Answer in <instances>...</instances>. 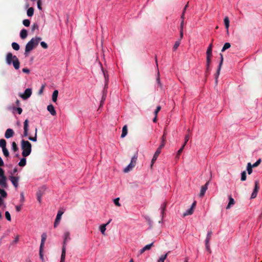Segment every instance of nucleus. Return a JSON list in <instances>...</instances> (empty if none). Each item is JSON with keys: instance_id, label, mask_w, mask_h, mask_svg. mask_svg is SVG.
Masks as SVG:
<instances>
[{"instance_id": "1", "label": "nucleus", "mask_w": 262, "mask_h": 262, "mask_svg": "<svg viewBox=\"0 0 262 262\" xmlns=\"http://www.w3.org/2000/svg\"><path fill=\"white\" fill-rule=\"evenodd\" d=\"M41 39V37H33L26 44L25 51V56L29 55L30 52L38 45Z\"/></svg>"}, {"instance_id": "2", "label": "nucleus", "mask_w": 262, "mask_h": 262, "mask_svg": "<svg viewBox=\"0 0 262 262\" xmlns=\"http://www.w3.org/2000/svg\"><path fill=\"white\" fill-rule=\"evenodd\" d=\"M63 245L60 262H64L66 253V246L68 242L71 240L70 233L69 231H65L63 234Z\"/></svg>"}, {"instance_id": "3", "label": "nucleus", "mask_w": 262, "mask_h": 262, "mask_svg": "<svg viewBox=\"0 0 262 262\" xmlns=\"http://www.w3.org/2000/svg\"><path fill=\"white\" fill-rule=\"evenodd\" d=\"M6 60L8 65L12 64L15 69H19L20 62L16 56L13 55L11 53L9 52L7 54Z\"/></svg>"}, {"instance_id": "4", "label": "nucleus", "mask_w": 262, "mask_h": 262, "mask_svg": "<svg viewBox=\"0 0 262 262\" xmlns=\"http://www.w3.org/2000/svg\"><path fill=\"white\" fill-rule=\"evenodd\" d=\"M31 144L28 141L22 140L21 142V148L23 150L22 155L24 157L29 156L32 150Z\"/></svg>"}, {"instance_id": "5", "label": "nucleus", "mask_w": 262, "mask_h": 262, "mask_svg": "<svg viewBox=\"0 0 262 262\" xmlns=\"http://www.w3.org/2000/svg\"><path fill=\"white\" fill-rule=\"evenodd\" d=\"M212 43H211L208 46L206 51V66L208 69L211 62V57L212 56Z\"/></svg>"}, {"instance_id": "6", "label": "nucleus", "mask_w": 262, "mask_h": 262, "mask_svg": "<svg viewBox=\"0 0 262 262\" xmlns=\"http://www.w3.org/2000/svg\"><path fill=\"white\" fill-rule=\"evenodd\" d=\"M137 160V154L135 155L132 158L130 163L124 169V172H128L135 167Z\"/></svg>"}, {"instance_id": "7", "label": "nucleus", "mask_w": 262, "mask_h": 262, "mask_svg": "<svg viewBox=\"0 0 262 262\" xmlns=\"http://www.w3.org/2000/svg\"><path fill=\"white\" fill-rule=\"evenodd\" d=\"M164 146V143H161L160 145L159 146V147L157 149L153 157H152V159L151 160V166H152V165L154 164V163L155 162V161L157 160L159 155H160V154L161 153V149L162 148H163Z\"/></svg>"}, {"instance_id": "8", "label": "nucleus", "mask_w": 262, "mask_h": 262, "mask_svg": "<svg viewBox=\"0 0 262 262\" xmlns=\"http://www.w3.org/2000/svg\"><path fill=\"white\" fill-rule=\"evenodd\" d=\"M20 177L16 175V176H9V179L15 188L18 187V182Z\"/></svg>"}, {"instance_id": "9", "label": "nucleus", "mask_w": 262, "mask_h": 262, "mask_svg": "<svg viewBox=\"0 0 262 262\" xmlns=\"http://www.w3.org/2000/svg\"><path fill=\"white\" fill-rule=\"evenodd\" d=\"M63 211L61 210H58L54 224V228H56L59 224L61 220V216L63 214Z\"/></svg>"}, {"instance_id": "10", "label": "nucleus", "mask_w": 262, "mask_h": 262, "mask_svg": "<svg viewBox=\"0 0 262 262\" xmlns=\"http://www.w3.org/2000/svg\"><path fill=\"white\" fill-rule=\"evenodd\" d=\"M258 189V181H255L254 182V188L251 194V199H253L256 197Z\"/></svg>"}, {"instance_id": "11", "label": "nucleus", "mask_w": 262, "mask_h": 262, "mask_svg": "<svg viewBox=\"0 0 262 262\" xmlns=\"http://www.w3.org/2000/svg\"><path fill=\"white\" fill-rule=\"evenodd\" d=\"M29 135V121L26 119L24 122L23 137H27Z\"/></svg>"}, {"instance_id": "12", "label": "nucleus", "mask_w": 262, "mask_h": 262, "mask_svg": "<svg viewBox=\"0 0 262 262\" xmlns=\"http://www.w3.org/2000/svg\"><path fill=\"white\" fill-rule=\"evenodd\" d=\"M32 94V90L31 89L28 88L26 89L23 94L20 95V97L23 99H27L28 98H29Z\"/></svg>"}, {"instance_id": "13", "label": "nucleus", "mask_w": 262, "mask_h": 262, "mask_svg": "<svg viewBox=\"0 0 262 262\" xmlns=\"http://www.w3.org/2000/svg\"><path fill=\"white\" fill-rule=\"evenodd\" d=\"M7 196V192L3 189L0 188V206L5 205L4 201L2 198H6Z\"/></svg>"}, {"instance_id": "14", "label": "nucleus", "mask_w": 262, "mask_h": 262, "mask_svg": "<svg viewBox=\"0 0 262 262\" xmlns=\"http://www.w3.org/2000/svg\"><path fill=\"white\" fill-rule=\"evenodd\" d=\"M220 56H221V61H220V62L219 63V67H218V68L217 69L216 73L215 74V77L216 80L217 79V78L219 76V75L220 74V71H221V67H222V65L223 62V55L222 54H220Z\"/></svg>"}, {"instance_id": "15", "label": "nucleus", "mask_w": 262, "mask_h": 262, "mask_svg": "<svg viewBox=\"0 0 262 262\" xmlns=\"http://www.w3.org/2000/svg\"><path fill=\"white\" fill-rule=\"evenodd\" d=\"M208 184L209 182H207L204 186L201 188V190L199 194L200 197L202 198L204 195L207 189H208Z\"/></svg>"}, {"instance_id": "16", "label": "nucleus", "mask_w": 262, "mask_h": 262, "mask_svg": "<svg viewBox=\"0 0 262 262\" xmlns=\"http://www.w3.org/2000/svg\"><path fill=\"white\" fill-rule=\"evenodd\" d=\"M14 135V132L12 129L8 128L6 130L5 134V137L7 139H9L13 137Z\"/></svg>"}, {"instance_id": "17", "label": "nucleus", "mask_w": 262, "mask_h": 262, "mask_svg": "<svg viewBox=\"0 0 262 262\" xmlns=\"http://www.w3.org/2000/svg\"><path fill=\"white\" fill-rule=\"evenodd\" d=\"M0 185L4 188H8V184L7 182V178L6 177L1 178Z\"/></svg>"}, {"instance_id": "18", "label": "nucleus", "mask_w": 262, "mask_h": 262, "mask_svg": "<svg viewBox=\"0 0 262 262\" xmlns=\"http://www.w3.org/2000/svg\"><path fill=\"white\" fill-rule=\"evenodd\" d=\"M47 110L52 116H55L56 115V112L52 104H49L48 105Z\"/></svg>"}, {"instance_id": "19", "label": "nucleus", "mask_w": 262, "mask_h": 262, "mask_svg": "<svg viewBox=\"0 0 262 262\" xmlns=\"http://www.w3.org/2000/svg\"><path fill=\"white\" fill-rule=\"evenodd\" d=\"M228 199L229 203L226 208L227 209H230L231 206L235 204V201L231 195L228 196Z\"/></svg>"}, {"instance_id": "20", "label": "nucleus", "mask_w": 262, "mask_h": 262, "mask_svg": "<svg viewBox=\"0 0 262 262\" xmlns=\"http://www.w3.org/2000/svg\"><path fill=\"white\" fill-rule=\"evenodd\" d=\"M46 238H47V234H46V233H43L42 234V235H41V243H40V247L39 248H43L45 243V241L46 240Z\"/></svg>"}, {"instance_id": "21", "label": "nucleus", "mask_w": 262, "mask_h": 262, "mask_svg": "<svg viewBox=\"0 0 262 262\" xmlns=\"http://www.w3.org/2000/svg\"><path fill=\"white\" fill-rule=\"evenodd\" d=\"M58 95V90H54L53 92L52 96V100L53 102H56L57 101Z\"/></svg>"}, {"instance_id": "22", "label": "nucleus", "mask_w": 262, "mask_h": 262, "mask_svg": "<svg viewBox=\"0 0 262 262\" xmlns=\"http://www.w3.org/2000/svg\"><path fill=\"white\" fill-rule=\"evenodd\" d=\"M28 35V32L27 30L23 29L20 31V37L21 39H25Z\"/></svg>"}, {"instance_id": "23", "label": "nucleus", "mask_w": 262, "mask_h": 262, "mask_svg": "<svg viewBox=\"0 0 262 262\" xmlns=\"http://www.w3.org/2000/svg\"><path fill=\"white\" fill-rule=\"evenodd\" d=\"M166 209V203H163L160 207V211L161 214V220H162L164 217V212Z\"/></svg>"}, {"instance_id": "24", "label": "nucleus", "mask_w": 262, "mask_h": 262, "mask_svg": "<svg viewBox=\"0 0 262 262\" xmlns=\"http://www.w3.org/2000/svg\"><path fill=\"white\" fill-rule=\"evenodd\" d=\"M127 134V127L126 125H125L122 128L121 137L122 138L125 137L126 136Z\"/></svg>"}, {"instance_id": "25", "label": "nucleus", "mask_w": 262, "mask_h": 262, "mask_svg": "<svg viewBox=\"0 0 262 262\" xmlns=\"http://www.w3.org/2000/svg\"><path fill=\"white\" fill-rule=\"evenodd\" d=\"M224 23L225 28H226L227 31H228L230 21H229V18L227 16H226L224 18Z\"/></svg>"}, {"instance_id": "26", "label": "nucleus", "mask_w": 262, "mask_h": 262, "mask_svg": "<svg viewBox=\"0 0 262 262\" xmlns=\"http://www.w3.org/2000/svg\"><path fill=\"white\" fill-rule=\"evenodd\" d=\"M193 211L194 210L192 208H190L184 212L183 216L185 217L187 215H191L193 213Z\"/></svg>"}, {"instance_id": "27", "label": "nucleus", "mask_w": 262, "mask_h": 262, "mask_svg": "<svg viewBox=\"0 0 262 262\" xmlns=\"http://www.w3.org/2000/svg\"><path fill=\"white\" fill-rule=\"evenodd\" d=\"M26 165V159L25 157H23L20 160L18 163V165L21 167H24Z\"/></svg>"}, {"instance_id": "28", "label": "nucleus", "mask_w": 262, "mask_h": 262, "mask_svg": "<svg viewBox=\"0 0 262 262\" xmlns=\"http://www.w3.org/2000/svg\"><path fill=\"white\" fill-rule=\"evenodd\" d=\"M37 127H35V136L33 137H29L28 138V139L30 141L36 142L37 141Z\"/></svg>"}, {"instance_id": "29", "label": "nucleus", "mask_w": 262, "mask_h": 262, "mask_svg": "<svg viewBox=\"0 0 262 262\" xmlns=\"http://www.w3.org/2000/svg\"><path fill=\"white\" fill-rule=\"evenodd\" d=\"M106 226L107 224H102L99 227V229L103 235H105Z\"/></svg>"}, {"instance_id": "30", "label": "nucleus", "mask_w": 262, "mask_h": 262, "mask_svg": "<svg viewBox=\"0 0 262 262\" xmlns=\"http://www.w3.org/2000/svg\"><path fill=\"white\" fill-rule=\"evenodd\" d=\"M27 15L29 17L32 16L33 14H34V9H33V7L29 8L28 9V10H27Z\"/></svg>"}, {"instance_id": "31", "label": "nucleus", "mask_w": 262, "mask_h": 262, "mask_svg": "<svg viewBox=\"0 0 262 262\" xmlns=\"http://www.w3.org/2000/svg\"><path fill=\"white\" fill-rule=\"evenodd\" d=\"M252 167L253 166L250 163H248L247 166V170L248 171V173L250 174L252 172Z\"/></svg>"}, {"instance_id": "32", "label": "nucleus", "mask_w": 262, "mask_h": 262, "mask_svg": "<svg viewBox=\"0 0 262 262\" xmlns=\"http://www.w3.org/2000/svg\"><path fill=\"white\" fill-rule=\"evenodd\" d=\"M23 112V110L20 107H13V113H15V112H16L17 113H18V114H21V113Z\"/></svg>"}, {"instance_id": "33", "label": "nucleus", "mask_w": 262, "mask_h": 262, "mask_svg": "<svg viewBox=\"0 0 262 262\" xmlns=\"http://www.w3.org/2000/svg\"><path fill=\"white\" fill-rule=\"evenodd\" d=\"M12 48L16 51H18L19 49V45L15 42H13L12 43Z\"/></svg>"}, {"instance_id": "34", "label": "nucleus", "mask_w": 262, "mask_h": 262, "mask_svg": "<svg viewBox=\"0 0 262 262\" xmlns=\"http://www.w3.org/2000/svg\"><path fill=\"white\" fill-rule=\"evenodd\" d=\"M231 47L230 43L229 42H226L223 47L221 51L224 52L226 50L229 49Z\"/></svg>"}, {"instance_id": "35", "label": "nucleus", "mask_w": 262, "mask_h": 262, "mask_svg": "<svg viewBox=\"0 0 262 262\" xmlns=\"http://www.w3.org/2000/svg\"><path fill=\"white\" fill-rule=\"evenodd\" d=\"M0 147L2 148H4L6 147V141L4 139L0 140Z\"/></svg>"}, {"instance_id": "36", "label": "nucleus", "mask_w": 262, "mask_h": 262, "mask_svg": "<svg viewBox=\"0 0 262 262\" xmlns=\"http://www.w3.org/2000/svg\"><path fill=\"white\" fill-rule=\"evenodd\" d=\"M180 41H181L180 39H179L178 40H177L175 42V43L173 47V51H176L177 49V48L180 45Z\"/></svg>"}, {"instance_id": "37", "label": "nucleus", "mask_w": 262, "mask_h": 262, "mask_svg": "<svg viewBox=\"0 0 262 262\" xmlns=\"http://www.w3.org/2000/svg\"><path fill=\"white\" fill-rule=\"evenodd\" d=\"M156 81H157V83L158 84V85L161 87L162 86V84H161V83L160 82V73H159V71L158 70V72H157V78H156Z\"/></svg>"}, {"instance_id": "38", "label": "nucleus", "mask_w": 262, "mask_h": 262, "mask_svg": "<svg viewBox=\"0 0 262 262\" xmlns=\"http://www.w3.org/2000/svg\"><path fill=\"white\" fill-rule=\"evenodd\" d=\"M12 149L14 151H17L18 150V148L17 146V144L15 142H13L12 143Z\"/></svg>"}, {"instance_id": "39", "label": "nucleus", "mask_w": 262, "mask_h": 262, "mask_svg": "<svg viewBox=\"0 0 262 262\" xmlns=\"http://www.w3.org/2000/svg\"><path fill=\"white\" fill-rule=\"evenodd\" d=\"M167 256V253L165 254V255L161 256L158 262H164V260L166 258Z\"/></svg>"}, {"instance_id": "40", "label": "nucleus", "mask_w": 262, "mask_h": 262, "mask_svg": "<svg viewBox=\"0 0 262 262\" xmlns=\"http://www.w3.org/2000/svg\"><path fill=\"white\" fill-rule=\"evenodd\" d=\"M187 7H188V4L185 5V7H184V8L183 9L182 15L181 16V20L184 21V14H185V11H186V10Z\"/></svg>"}, {"instance_id": "41", "label": "nucleus", "mask_w": 262, "mask_h": 262, "mask_svg": "<svg viewBox=\"0 0 262 262\" xmlns=\"http://www.w3.org/2000/svg\"><path fill=\"white\" fill-rule=\"evenodd\" d=\"M43 248H39V257L42 262H43L44 258H43Z\"/></svg>"}, {"instance_id": "42", "label": "nucleus", "mask_w": 262, "mask_h": 262, "mask_svg": "<svg viewBox=\"0 0 262 262\" xmlns=\"http://www.w3.org/2000/svg\"><path fill=\"white\" fill-rule=\"evenodd\" d=\"M246 172L245 171H243L241 173V181H244L246 180Z\"/></svg>"}, {"instance_id": "43", "label": "nucleus", "mask_w": 262, "mask_h": 262, "mask_svg": "<svg viewBox=\"0 0 262 262\" xmlns=\"http://www.w3.org/2000/svg\"><path fill=\"white\" fill-rule=\"evenodd\" d=\"M23 24L25 27H29L30 25V21L28 19H24Z\"/></svg>"}, {"instance_id": "44", "label": "nucleus", "mask_w": 262, "mask_h": 262, "mask_svg": "<svg viewBox=\"0 0 262 262\" xmlns=\"http://www.w3.org/2000/svg\"><path fill=\"white\" fill-rule=\"evenodd\" d=\"M2 150H3L4 155L5 157H7L9 156V152L6 147L4 148H2Z\"/></svg>"}, {"instance_id": "45", "label": "nucleus", "mask_w": 262, "mask_h": 262, "mask_svg": "<svg viewBox=\"0 0 262 262\" xmlns=\"http://www.w3.org/2000/svg\"><path fill=\"white\" fill-rule=\"evenodd\" d=\"M5 217H6V219L8 221H11V215H10V213L9 212V211H7L5 212Z\"/></svg>"}, {"instance_id": "46", "label": "nucleus", "mask_w": 262, "mask_h": 262, "mask_svg": "<svg viewBox=\"0 0 262 262\" xmlns=\"http://www.w3.org/2000/svg\"><path fill=\"white\" fill-rule=\"evenodd\" d=\"M152 245H153V243H151V244H148V245H146L145 246H144L143 247V248L145 251L149 250L151 249Z\"/></svg>"}, {"instance_id": "47", "label": "nucleus", "mask_w": 262, "mask_h": 262, "mask_svg": "<svg viewBox=\"0 0 262 262\" xmlns=\"http://www.w3.org/2000/svg\"><path fill=\"white\" fill-rule=\"evenodd\" d=\"M119 198H116L115 199H114V204L117 206H120L121 205L119 203Z\"/></svg>"}, {"instance_id": "48", "label": "nucleus", "mask_w": 262, "mask_h": 262, "mask_svg": "<svg viewBox=\"0 0 262 262\" xmlns=\"http://www.w3.org/2000/svg\"><path fill=\"white\" fill-rule=\"evenodd\" d=\"M40 45L43 49H47L48 47L47 43H46L45 41H41L40 42Z\"/></svg>"}, {"instance_id": "49", "label": "nucleus", "mask_w": 262, "mask_h": 262, "mask_svg": "<svg viewBox=\"0 0 262 262\" xmlns=\"http://www.w3.org/2000/svg\"><path fill=\"white\" fill-rule=\"evenodd\" d=\"M161 108V107L160 105L157 106L156 110L154 112V114H155V116H157V114H158V112L160 111Z\"/></svg>"}, {"instance_id": "50", "label": "nucleus", "mask_w": 262, "mask_h": 262, "mask_svg": "<svg viewBox=\"0 0 262 262\" xmlns=\"http://www.w3.org/2000/svg\"><path fill=\"white\" fill-rule=\"evenodd\" d=\"M0 177L1 178L6 177V176H5L4 170L1 167H0Z\"/></svg>"}, {"instance_id": "51", "label": "nucleus", "mask_w": 262, "mask_h": 262, "mask_svg": "<svg viewBox=\"0 0 262 262\" xmlns=\"http://www.w3.org/2000/svg\"><path fill=\"white\" fill-rule=\"evenodd\" d=\"M37 199L38 201L40 203L41 201V194L39 192L37 193Z\"/></svg>"}, {"instance_id": "52", "label": "nucleus", "mask_w": 262, "mask_h": 262, "mask_svg": "<svg viewBox=\"0 0 262 262\" xmlns=\"http://www.w3.org/2000/svg\"><path fill=\"white\" fill-rule=\"evenodd\" d=\"M185 145H183L182 146V147L180 148V149L178 151V152H177V156H179L180 155L181 152H182L184 147H185Z\"/></svg>"}, {"instance_id": "53", "label": "nucleus", "mask_w": 262, "mask_h": 262, "mask_svg": "<svg viewBox=\"0 0 262 262\" xmlns=\"http://www.w3.org/2000/svg\"><path fill=\"white\" fill-rule=\"evenodd\" d=\"M22 205L23 204H21L20 205H16L15 206V209H16V210L17 212H19L21 210V207H22Z\"/></svg>"}, {"instance_id": "54", "label": "nucleus", "mask_w": 262, "mask_h": 262, "mask_svg": "<svg viewBox=\"0 0 262 262\" xmlns=\"http://www.w3.org/2000/svg\"><path fill=\"white\" fill-rule=\"evenodd\" d=\"M24 201H25V197H24V193L21 192L20 193V202L21 203V204H23Z\"/></svg>"}, {"instance_id": "55", "label": "nucleus", "mask_w": 262, "mask_h": 262, "mask_svg": "<svg viewBox=\"0 0 262 262\" xmlns=\"http://www.w3.org/2000/svg\"><path fill=\"white\" fill-rule=\"evenodd\" d=\"M260 162H261V160L260 159H258L256 162H255L252 165L253 167H254L258 166L260 164Z\"/></svg>"}, {"instance_id": "56", "label": "nucleus", "mask_w": 262, "mask_h": 262, "mask_svg": "<svg viewBox=\"0 0 262 262\" xmlns=\"http://www.w3.org/2000/svg\"><path fill=\"white\" fill-rule=\"evenodd\" d=\"M38 29V26L37 24H34L32 26V31L35 30V29Z\"/></svg>"}, {"instance_id": "57", "label": "nucleus", "mask_w": 262, "mask_h": 262, "mask_svg": "<svg viewBox=\"0 0 262 262\" xmlns=\"http://www.w3.org/2000/svg\"><path fill=\"white\" fill-rule=\"evenodd\" d=\"M189 139V136L188 135H187L185 136V142H184V143L183 144V145H186L187 142L188 141Z\"/></svg>"}, {"instance_id": "58", "label": "nucleus", "mask_w": 262, "mask_h": 262, "mask_svg": "<svg viewBox=\"0 0 262 262\" xmlns=\"http://www.w3.org/2000/svg\"><path fill=\"white\" fill-rule=\"evenodd\" d=\"M18 240H19V235H17L14 238V239L12 242V244H16L18 242Z\"/></svg>"}, {"instance_id": "59", "label": "nucleus", "mask_w": 262, "mask_h": 262, "mask_svg": "<svg viewBox=\"0 0 262 262\" xmlns=\"http://www.w3.org/2000/svg\"><path fill=\"white\" fill-rule=\"evenodd\" d=\"M17 172V168L16 167H15L11 172L10 173L11 176L13 174H14L16 172Z\"/></svg>"}, {"instance_id": "60", "label": "nucleus", "mask_w": 262, "mask_h": 262, "mask_svg": "<svg viewBox=\"0 0 262 262\" xmlns=\"http://www.w3.org/2000/svg\"><path fill=\"white\" fill-rule=\"evenodd\" d=\"M22 71L24 73H27V74H29L30 73V70L29 69H27V68H23L22 69Z\"/></svg>"}, {"instance_id": "61", "label": "nucleus", "mask_w": 262, "mask_h": 262, "mask_svg": "<svg viewBox=\"0 0 262 262\" xmlns=\"http://www.w3.org/2000/svg\"><path fill=\"white\" fill-rule=\"evenodd\" d=\"M206 250L209 252L211 253V251L210 248V245H205Z\"/></svg>"}, {"instance_id": "62", "label": "nucleus", "mask_w": 262, "mask_h": 262, "mask_svg": "<svg viewBox=\"0 0 262 262\" xmlns=\"http://www.w3.org/2000/svg\"><path fill=\"white\" fill-rule=\"evenodd\" d=\"M212 234V232L211 231H208L207 234L206 238H208V239H210L211 236Z\"/></svg>"}, {"instance_id": "63", "label": "nucleus", "mask_w": 262, "mask_h": 262, "mask_svg": "<svg viewBox=\"0 0 262 262\" xmlns=\"http://www.w3.org/2000/svg\"><path fill=\"white\" fill-rule=\"evenodd\" d=\"M145 251V250L144 249V248H142L141 249H140L139 251V255H140L141 254H142Z\"/></svg>"}, {"instance_id": "64", "label": "nucleus", "mask_w": 262, "mask_h": 262, "mask_svg": "<svg viewBox=\"0 0 262 262\" xmlns=\"http://www.w3.org/2000/svg\"><path fill=\"white\" fill-rule=\"evenodd\" d=\"M184 24V21L181 20V24H180V29L181 30H183Z\"/></svg>"}]
</instances>
